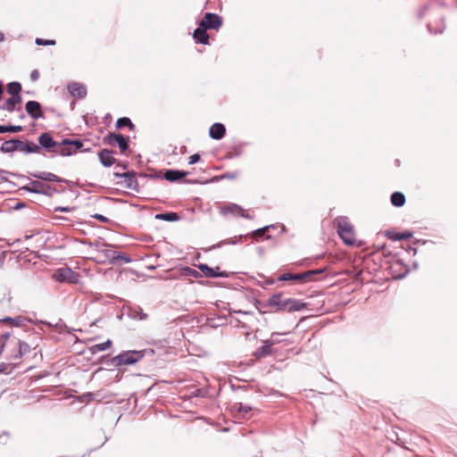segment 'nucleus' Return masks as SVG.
<instances>
[{
	"instance_id": "1",
	"label": "nucleus",
	"mask_w": 457,
	"mask_h": 457,
	"mask_svg": "<svg viewBox=\"0 0 457 457\" xmlns=\"http://www.w3.org/2000/svg\"><path fill=\"white\" fill-rule=\"evenodd\" d=\"M95 259L98 262H109L111 263H116L118 261H122L124 263H129L131 262V258L113 250L111 246L105 245L104 248L97 249L96 255Z\"/></svg>"
},
{
	"instance_id": "2",
	"label": "nucleus",
	"mask_w": 457,
	"mask_h": 457,
	"mask_svg": "<svg viewBox=\"0 0 457 457\" xmlns=\"http://www.w3.org/2000/svg\"><path fill=\"white\" fill-rule=\"evenodd\" d=\"M337 233L345 245H353L355 243V234L353 225L346 217L337 219Z\"/></svg>"
},
{
	"instance_id": "3",
	"label": "nucleus",
	"mask_w": 457,
	"mask_h": 457,
	"mask_svg": "<svg viewBox=\"0 0 457 457\" xmlns=\"http://www.w3.org/2000/svg\"><path fill=\"white\" fill-rule=\"evenodd\" d=\"M144 357L141 351H126L113 358V363L117 366L134 364Z\"/></svg>"
},
{
	"instance_id": "4",
	"label": "nucleus",
	"mask_w": 457,
	"mask_h": 457,
	"mask_svg": "<svg viewBox=\"0 0 457 457\" xmlns=\"http://www.w3.org/2000/svg\"><path fill=\"white\" fill-rule=\"evenodd\" d=\"M83 146L79 140L63 139L60 142L56 154L62 156H69L77 152Z\"/></svg>"
},
{
	"instance_id": "5",
	"label": "nucleus",
	"mask_w": 457,
	"mask_h": 457,
	"mask_svg": "<svg viewBox=\"0 0 457 457\" xmlns=\"http://www.w3.org/2000/svg\"><path fill=\"white\" fill-rule=\"evenodd\" d=\"M21 189L28 192L43 194L51 196L56 190L53 189L50 186L39 181L32 180L28 185L21 187Z\"/></svg>"
},
{
	"instance_id": "6",
	"label": "nucleus",
	"mask_w": 457,
	"mask_h": 457,
	"mask_svg": "<svg viewBox=\"0 0 457 457\" xmlns=\"http://www.w3.org/2000/svg\"><path fill=\"white\" fill-rule=\"evenodd\" d=\"M221 23L222 21L219 15L207 12L200 22V26L204 29H217L221 26Z\"/></svg>"
},
{
	"instance_id": "7",
	"label": "nucleus",
	"mask_w": 457,
	"mask_h": 457,
	"mask_svg": "<svg viewBox=\"0 0 457 457\" xmlns=\"http://www.w3.org/2000/svg\"><path fill=\"white\" fill-rule=\"evenodd\" d=\"M38 142L47 152L56 154L60 142L54 141L49 133L41 134Z\"/></svg>"
},
{
	"instance_id": "8",
	"label": "nucleus",
	"mask_w": 457,
	"mask_h": 457,
	"mask_svg": "<svg viewBox=\"0 0 457 457\" xmlns=\"http://www.w3.org/2000/svg\"><path fill=\"white\" fill-rule=\"evenodd\" d=\"M105 142L111 145H118L121 153H124L129 147L127 138L120 134H109L105 137Z\"/></svg>"
},
{
	"instance_id": "9",
	"label": "nucleus",
	"mask_w": 457,
	"mask_h": 457,
	"mask_svg": "<svg viewBox=\"0 0 457 457\" xmlns=\"http://www.w3.org/2000/svg\"><path fill=\"white\" fill-rule=\"evenodd\" d=\"M220 212L222 214L225 215L232 214L234 216H240L249 220L253 219L252 216L245 213V210L240 205H237L236 204H229L228 205L223 206L220 209Z\"/></svg>"
},
{
	"instance_id": "10",
	"label": "nucleus",
	"mask_w": 457,
	"mask_h": 457,
	"mask_svg": "<svg viewBox=\"0 0 457 457\" xmlns=\"http://www.w3.org/2000/svg\"><path fill=\"white\" fill-rule=\"evenodd\" d=\"M25 110L33 120H37L43 117L41 104L37 101L27 102Z\"/></svg>"
},
{
	"instance_id": "11",
	"label": "nucleus",
	"mask_w": 457,
	"mask_h": 457,
	"mask_svg": "<svg viewBox=\"0 0 457 457\" xmlns=\"http://www.w3.org/2000/svg\"><path fill=\"white\" fill-rule=\"evenodd\" d=\"M305 307V304L295 299H284L281 305V311L295 312L301 311Z\"/></svg>"
},
{
	"instance_id": "12",
	"label": "nucleus",
	"mask_w": 457,
	"mask_h": 457,
	"mask_svg": "<svg viewBox=\"0 0 457 457\" xmlns=\"http://www.w3.org/2000/svg\"><path fill=\"white\" fill-rule=\"evenodd\" d=\"M199 269L208 278H228V274L226 271H220L219 267L213 269L209 267L207 264H200Z\"/></svg>"
},
{
	"instance_id": "13",
	"label": "nucleus",
	"mask_w": 457,
	"mask_h": 457,
	"mask_svg": "<svg viewBox=\"0 0 457 457\" xmlns=\"http://www.w3.org/2000/svg\"><path fill=\"white\" fill-rule=\"evenodd\" d=\"M70 94L77 98H84L87 95V88L83 84L71 82L68 85Z\"/></svg>"
},
{
	"instance_id": "14",
	"label": "nucleus",
	"mask_w": 457,
	"mask_h": 457,
	"mask_svg": "<svg viewBox=\"0 0 457 457\" xmlns=\"http://www.w3.org/2000/svg\"><path fill=\"white\" fill-rule=\"evenodd\" d=\"M54 278L58 281L74 282L75 274L69 268L59 269L54 272Z\"/></svg>"
},
{
	"instance_id": "15",
	"label": "nucleus",
	"mask_w": 457,
	"mask_h": 457,
	"mask_svg": "<svg viewBox=\"0 0 457 457\" xmlns=\"http://www.w3.org/2000/svg\"><path fill=\"white\" fill-rule=\"evenodd\" d=\"M41 150L40 146L35 143H25L21 140H17L16 151L22 152L24 154L39 153Z\"/></svg>"
},
{
	"instance_id": "16",
	"label": "nucleus",
	"mask_w": 457,
	"mask_h": 457,
	"mask_svg": "<svg viewBox=\"0 0 457 457\" xmlns=\"http://www.w3.org/2000/svg\"><path fill=\"white\" fill-rule=\"evenodd\" d=\"M116 177L123 179L124 186L129 189H136L137 187V180L134 174L126 172L123 174L114 173Z\"/></svg>"
},
{
	"instance_id": "17",
	"label": "nucleus",
	"mask_w": 457,
	"mask_h": 457,
	"mask_svg": "<svg viewBox=\"0 0 457 457\" xmlns=\"http://www.w3.org/2000/svg\"><path fill=\"white\" fill-rule=\"evenodd\" d=\"M31 176L33 178H36L40 180L44 181H50V182H62L63 179L58 177L57 175L47 172V171H38L35 173H31Z\"/></svg>"
},
{
	"instance_id": "18",
	"label": "nucleus",
	"mask_w": 457,
	"mask_h": 457,
	"mask_svg": "<svg viewBox=\"0 0 457 457\" xmlns=\"http://www.w3.org/2000/svg\"><path fill=\"white\" fill-rule=\"evenodd\" d=\"M226 133V129L221 123H214L210 128V137L213 139L219 140L221 139Z\"/></svg>"
},
{
	"instance_id": "19",
	"label": "nucleus",
	"mask_w": 457,
	"mask_h": 457,
	"mask_svg": "<svg viewBox=\"0 0 457 457\" xmlns=\"http://www.w3.org/2000/svg\"><path fill=\"white\" fill-rule=\"evenodd\" d=\"M128 315L134 320H145L148 318V315L143 312V309L138 306L135 305L129 308Z\"/></svg>"
},
{
	"instance_id": "20",
	"label": "nucleus",
	"mask_w": 457,
	"mask_h": 457,
	"mask_svg": "<svg viewBox=\"0 0 457 457\" xmlns=\"http://www.w3.org/2000/svg\"><path fill=\"white\" fill-rule=\"evenodd\" d=\"M99 159L101 163L105 167H110L115 162V158L112 155V152L104 149L99 152Z\"/></svg>"
},
{
	"instance_id": "21",
	"label": "nucleus",
	"mask_w": 457,
	"mask_h": 457,
	"mask_svg": "<svg viewBox=\"0 0 457 457\" xmlns=\"http://www.w3.org/2000/svg\"><path fill=\"white\" fill-rule=\"evenodd\" d=\"M21 102V96H11L2 106H0V109L12 112L15 110L16 104H20Z\"/></svg>"
},
{
	"instance_id": "22",
	"label": "nucleus",
	"mask_w": 457,
	"mask_h": 457,
	"mask_svg": "<svg viewBox=\"0 0 457 457\" xmlns=\"http://www.w3.org/2000/svg\"><path fill=\"white\" fill-rule=\"evenodd\" d=\"M187 175L186 171L169 170L164 173V179L168 181L174 182L185 178Z\"/></svg>"
},
{
	"instance_id": "23",
	"label": "nucleus",
	"mask_w": 457,
	"mask_h": 457,
	"mask_svg": "<svg viewBox=\"0 0 457 457\" xmlns=\"http://www.w3.org/2000/svg\"><path fill=\"white\" fill-rule=\"evenodd\" d=\"M283 299L281 294L272 295L267 301V306L275 308L276 312L281 311Z\"/></svg>"
},
{
	"instance_id": "24",
	"label": "nucleus",
	"mask_w": 457,
	"mask_h": 457,
	"mask_svg": "<svg viewBox=\"0 0 457 457\" xmlns=\"http://www.w3.org/2000/svg\"><path fill=\"white\" fill-rule=\"evenodd\" d=\"M194 38L196 43L208 44L209 36L203 27L197 28L194 32Z\"/></svg>"
},
{
	"instance_id": "25",
	"label": "nucleus",
	"mask_w": 457,
	"mask_h": 457,
	"mask_svg": "<svg viewBox=\"0 0 457 457\" xmlns=\"http://www.w3.org/2000/svg\"><path fill=\"white\" fill-rule=\"evenodd\" d=\"M307 277H308V273H302V274L283 273L278 277V279L279 281H291V280L302 281Z\"/></svg>"
},
{
	"instance_id": "26",
	"label": "nucleus",
	"mask_w": 457,
	"mask_h": 457,
	"mask_svg": "<svg viewBox=\"0 0 457 457\" xmlns=\"http://www.w3.org/2000/svg\"><path fill=\"white\" fill-rule=\"evenodd\" d=\"M232 411L241 417V418H244L245 417V415L247 413L250 412L251 411V407L247 406V405H243L241 403H235L233 406H232Z\"/></svg>"
},
{
	"instance_id": "27",
	"label": "nucleus",
	"mask_w": 457,
	"mask_h": 457,
	"mask_svg": "<svg viewBox=\"0 0 457 457\" xmlns=\"http://www.w3.org/2000/svg\"><path fill=\"white\" fill-rule=\"evenodd\" d=\"M17 140L18 139H11L3 143L0 147V151L3 153H12L17 149Z\"/></svg>"
},
{
	"instance_id": "28",
	"label": "nucleus",
	"mask_w": 457,
	"mask_h": 457,
	"mask_svg": "<svg viewBox=\"0 0 457 457\" xmlns=\"http://www.w3.org/2000/svg\"><path fill=\"white\" fill-rule=\"evenodd\" d=\"M391 203L395 207H401L405 203V196L401 192H395L391 195Z\"/></svg>"
},
{
	"instance_id": "29",
	"label": "nucleus",
	"mask_w": 457,
	"mask_h": 457,
	"mask_svg": "<svg viewBox=\"0 0 457 457\" xmlns=\"http://www.w3.org/2000/svg\"><path fill=\"white\" fill-rule=\"evenodd\" d=\"M21 85L19 82H11L7 85V92L12 96H20Z\"/></svg>"
},
{
	"instance_id": "30",
	"label": "nucleus",
	"mask_w": 457,
	"mask_h": 457,
	"mask_svg": "<svg viewBox=\"0 0 457 457\" xmlns=\"http://www.w3.org/2000/svg\"><path fill=\"white\" fill-rule=\"evenodd\" d=\"M112 342L110 339H108L104 343L96 344V345H93L90 348V350L93 353H96L97 352L105 351L106 349L110 348L112 346Z\"/></svg>"
},
{
	"instance_id": "31",
	"label": "nucleus",
	"mask_w": 457,
	"mask_h": 457,
	"mask_svg": "<svg viewBox=\"0 0 457 457\" xmlns=\"http://www.w3.org/2000/svg\"><path fill=\"white\" fill-rule=\"evenodd\" d=\"M24 318L22 317H16V318H4L2 320L4 323L11 324L14 327H21L24 324Z\"/></svg>"
},
{
	"instance_id": "32",
	"label": "nucleus",
	"mask_w": 457,
	"mask_h": 457,
	"mask_svg": "<svg viewBox=\"0 0 457 457\" xmlns=\"http://www.w3.org/2000/svg\"><path fill=\"white\" fill-rule=\"evenodd\" d=\"M156 219L166 220V221H175V220H179V216L176 212H167V213L157 214Z\"/></svg>"
},
{
	"instance_id": "33",
	"label": "nucleus",
	"mask_w": 457,
	"mask_h": 457,
	"mask_svg": "<svg viewBox=\"0 0 457 457\" xmlns=\"http://www.w3.org/2000/svg\"><path fill=\"white\" fill-rule=\"evenodd\" d=\"M18 348H19V358H21L23 355H25L30 352V346L25 342L19 341Z\"/></svg>"
},
{
	"instance_id": "34",
	"label": "nucleus",
	"mask_w": 457,
	"mask_h": 457,
	"mask_svg": "<svg viewBox=\"0 0 457 457\" xmlns=\"http://www.w3.org/2000/svg\"><path fill=\"white\" fill-rule=\"evenodd\" d=\"M126 126H129L130 129L134 127V125L132 124L131 120L129 118L124 117L118 119L116 122V127L118 129H122Z\"/></svg>"
},
{
	"instance_id": "35",
	"label": "nucleus",
	"mask_w": 457,
	"mask_h": 457,
	"mask_svg": "<svg viewBox=\"0 0 457 457\" xmlns=\"http://www.w3.org/2000/svg\"><path fill=\"white\" fill-rule=\"evenodd\" d=\"M271 226H265L262 228H258L256 230H254L253 232H252L251 234V237L256 240H258L260 237H262L266 231H268L270 229Z\"/></svg>"
},
{
	"instance_id": "36",
	"label": "nucleus",
	"mask_w": 457,
	"mask_h": 457,
	"mask_svg": "<svg viewBox=\"0 0 457 457\" xmlns=\"http://www.w3.org/2000/svg\"><path fill=\"white\" fill-rule=\"evenodd\" d=\"M239 176V172L238 171H233V172H227V173H224L222 174L220 179H237Z\"/></svg>"
},
{
	"instance_id": "37",
	"label": "nucleus",
	"mask_w": 457,
	"mask_h": 457,
	"mask_svg": "<svg viewBox=\"0 0 457 457\" xmlns=\"http://www.w3.org/2000/svg\"><path fill=\"white\" fill-rule=\"evenodd\" d=\"M36 44L38 46H50V45H54L55 42L54 40H45L42 38H37Z\"/></svg>"
},
{
	"instance_id": "38",
	"label": "nucleus",
	"mask_w": 457,
	"mask_h": 457,
	"mask_svg": "<svg viewBox=\"0 0 457 457\" xmlns=\"http://www.w3.org/2000/svg\"><path fill=\"white\" fill-rule=\"evenodd\" d=\"M7 132H21L23 128L20 125L18 126H6Z\"/></svg>"
},
{
	"instance_id": "39",
	"label": "nucleus",
	"mask_w": 457,
	"mask_h": 457,
	"mask_svg": "<svg viewBox=\"0 0 457 457\" xmlns=\"http://www.w3.org/2000/svg\"><path fill=\"white\" fill-rule=\"evenodd\" d=\"M200 160V155L198 154H192L188 158V163L190 165L196 163Z\"/></svg>"
},
{
	"instance_id": "40",
	"label": "nucleus",
	"mask_w": 457,
	"mask_h": 457,
	"mask_svg": "<svg viewBox=\"0 0 457 457\" xmlns=\"http://www.w3.org/2000/svg\"><path fill=\"white\" fill-rule=\"evenodd\" d=\"M93 218L98 220L99 221L101 222H108L109 221V219L102 214H95L92 216Z\"/></svg>"
},
{
	"instance_id": "41",
	"label": "nucleus",
	"mask_w": 457,
	"mask_h": 457,
	"mask_svg": "<svg viewBox=\"0 0 457 457\" xmlns=\"http://www.w3.org/2000/svg\"><path fill=\"white\" fill-rule=\"evenodd\" d=\"M8 174H11V173L9 171H6L4 170L0 169V179L2 181H7L8 180V179L6 177V175H8Z\"/></svg>"
},
{
	"instance_id": "42",
	"label": "nucleus",
	"mask_w": 457,
	"mask_h": 457,
	"mask_svg": "<svg viewBox=\"0 0 457 457\" xmlns=\"http://www.w3.org/2000/svg\"><path fill=\"white\" fill-rule=\"evenodd\" d=\"M39 78V72L37 70H33L30 74V79L32 81H37Z\"/></svg>"
},
{
	"instance_id": "43",
	"label": "nucleus",
	"mask_w": 457,
	"mask_h": 457,
	"mask_svg": "<svg viewBox=\"0 0 457 457\" xmlns=\"http://www.w3.org/2000/svg\"><path fill=\"white\" fill-rule=\"evenodd\" d=\"M412 237V234L409 231H405L400 234V237L402 239H409Z\"/></svg>"
},
{
	"instance_id": "44",
	"label": "nucleus",
	"mask_w": 457,
	"mask_h": 457,
	"mask_svg": "<svg viewBox=\"0 0 457 457\" xmlns=\"http://www.w3.org/2000/svg\"><path fill=\"white\" fill-rule=\"evenodd\" d=\"M71 210V208L70 207H56L55 208V212H68Z\"/></svg>"
},
{
	"instance_id": "45",
	"label": "nucleus",
	"mask_w": 457,
	"mask_h": 457,
	"mask_svg": "<svg viewBox=\"0 0 457 457\" xmlns=\"http://www.w3.org/2000/svg\"><path fill=\"white\" fill-rule=\"evenodd\" d=\"M400 234H401V233H396V234H395V235H393V236H389V237H390L391 239H393V240H402V238H399V237H400Z\"/></svg>"
},
{
	"instance_id": "46",
	"label": "nucleus",
	"mask_w": 457,
	"mask_h": 457,
	"mask_svg": "<svg viewBox=\"0 0 457 457\" xmlns=\"http://www.w3.org/2000/svg\"><path fill=\"white\" fill-rule=\"evenodd\" d=\"M7 132L6 126H0V133H5Z\"/></svg>"
},
{
	"instance_id": "47",
	"label": "nucleus",
	"mask_w": 457,
	"mask_h": 457,
	"mask_svg": "<svg viewBox=\"0 0 457 457\" xmlns=\"http://www.w3.org/2000/svg\"><path fill=\"white\" fill-rule=\"evenodd\" d=\"M187 270L188 271V274H193V275H195V274H196V273H197V271H196V270H192V269H190V268H187Z\"/></svg>"
},
{
	"instance_id": "48",
	"label": "nucleus",
	"mask_w": 457,
	"mask_h": 457,
	"mask_svg": "<svg viewBox=\"0 0 457 457\" xmlns=\"http://www.w3.org/2000/svg\"><path fill=\"white\" fill-rule=\"evenodd\" d=\"M241 238H242V236H239L237 239H236V240H232V241H229L228 243L236 244V243H237Z\"/></svg>"
},
{
	"instance_id": "49",
	"label": "nucleus",
	"mask_w": 457,
	"mask_h": 457,
	"mask_svg": "<svg viewBox=\"0 0 457 457\" xmlns=\"http://www.w3.org/2000/svg\"><path fill=\"white\" fill-rule=\"evenodd\" d=\"M278 342H279V337L272 339L270 345H273V344L278 343Z\"/></svg>"
},
{
	"instance_id": "50",
	"label": "nucleus",
	"mask_w": 457,
	"mask_h": 457,
	"mask_svg": "<svg viewBox=\"0 0 457 457\" xmlns=\"http://www.w3.org/2000/svg\"><path fill=\"white\" fill-rule=\"evenodd\" d=\"M4 39V35L0 32V42H2Z\"/></svg>"
},
{
	"instance_id": "51",
	"label": "nucleus",
	"mask_w": 457,
	"mask_h": 457,
	"mask_svg": "<svg viewBox=\"0 0 457 457\" xmlns=\"http://www.w3.org/2000/svg\"><path fill=\"white\" fill-rule=\"evenodd\" d=\"M278 335H279V334H278V333H273V334L271 335V340H272V339H274V338H275V337H278Z\"/></svg>"
},
{
	"instance_id": "52",
	"label": "nucleus",
	"mask_w": 457,
	"mask_h": 457,
	"mask_svg": "<svg viewBox=\"0 0 457 457\" xmlns=\"http://www.w3.org/2000/svg\"><path fill=\"white\" fill-rule=\"evenodd\" d=\"M267 283H268L269 285H271V284H273V280H268V282H267Z\"/></svg>"
}]
</instances>
